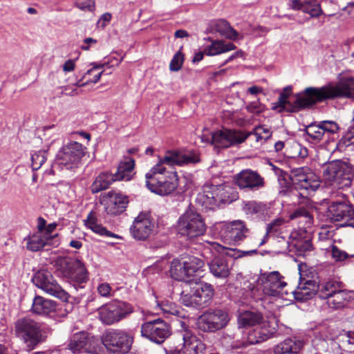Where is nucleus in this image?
<instances>
[{
  "mask_svg": "<svg viewBox=\"0 0 354 354\" xmlns=\"http://www.w3.org/2000/svg\"><path fill=\"white\" fill-rule=\"evenodd\" d=\"M177 150L167 151L145 174L146 186L158 195H168L177 187Z\"/></svg>",
  "mask_w": 354,
  "mask_h": 354,
  "instance_id": "f257e3e1",
  "label": "nucleus"
},
{
  "mask_svg": "<svg viewBox=\"0 0 354 354\" xmlns=\"http://www.w3.org/2000/svg\"><path fill=\"white\" fill-rule=\"evenodd\" d=\"M52 330L46 323L25 317L15 323L14 333L28 351L35 349L45 342L51 335Z\"/></svg>",
  "mask_w": 354,
  "mask_h": 354,
  "instance_id": "f03ea898",
  "label": "nucleus"
},
{
  "mask_svg": "<svg viewBox=\"0 0 354 354\" xmlns=\"http://www.w3.org/2000/svg\"><path fill=\"white\" fill-rule=\"evenodd\" d=\"M250 135L256 137V140L266 141L272 136L270 129L265 126H259L254 128L253 132H245L241 131L223 129L212 133L210 138L201 137V141L209 142L218 147L227 148L243 142Z\"/></svg>",
  "mask_w": 354,
  "mask_h": 354,
  "instance_id": "7ed1b4c3",
  "label": "nucleus"
},
{
  "mask_svg": "<svg viewBox=\"0 0 354 354\" xmlns=\"http://www.w3.org/2000/svg\"><path fill=\"white\" fill-rule=\"evenodd\" d=\"M180 301L188 307L204 308L207 306L214 295L212 286L207 283H197L193 280L181 282Z\"/></svg>",
  "mask_w": 354,
  "mask_h": 354,
  "instance_id": "20e7f679",
  "label": "nucleus"
},
{
  "mask_svg": "<svg viewBox=\"0 0 354 354\" xmlns=\"http://www.w3.org/2000/svg\"><path fill=\"white\" fill-rule=\"evenodd\" d=\"M277 271L261 274L255 281L256 285L248 282L246 288L250 295L256 299H262L261 293L268 296L288 295V290L285 289L287 283Z\"/></svg>",
  "mask_w": 354,
  "mask_h": 354,
  "instance_id": "39448f33",
  "label": "nucleus"
},
{
  "mask_svg": "<svg viewBox=\"0 0 354 354\" xmlns=\"http://www.w3.org/2000/svg\"><path fill=\"white\" fill-rule=\"evenodd\" d=\"M322 176L327 186L342 189L351 185L353 174L347 162L335 160L324 164Z\"/></svg>",
  "mask_w": 354,
  "mask_h": 354,
  "instance_id": "423d86ee",
  "label": "nucleus"
},
{
  "mask_svg": "<svg viewBox=\"0 0 354 354\" xmlns=\"http://www.w3.org/2000/svg\"><path fill=\"white\" fill-rule=\"evenodd\" d=\"M316 89V87L306 88L304 93L298 95L297 98L291 102L288 97L292 94V86L285 87L280 93L278 101L276 102L273 109L279 108V111L297 112L301 109L307 108L317 103V97L313 94V91H310Z\"/></svg>",
  "mask_w": 354,
  "mask_h": 354,
  "instance_id": "0eeeda50",
  "label": "nucleus"
},
{
  "mask_svg": "<svg viewBox=\"0 0 354 354\" xmlns=\"http://www.w3.org/2000/svg\"><path fill=\"white\" fill-rule=\"evenodd\" d=\"M317 102L335 98L354 97V78L342 79L337 83H328L322 87L312 89Z\"/></svg>",
  "mask_w": 354,
  "mask_h": 354,
  "instance_id": "6e6552de",
  "label": "nucleus"
},
{
  "mask_svg": "<svg viewBox=\"0 0 354 354\" xmlns=\"http://www.w3.org/2000/svg\"><path fill=\"white\" fill-rule=\"evenodd\" d=\"M206 231V225L202 216L191 209L185 212L178 221V242L192 240L203 235Z\"/></svg>",
  "mask_w": 354,
  "mask_h": 354,
  "instance_id": "1a4fd4ad",
  "label": "nucleus"
},
{
  "mask_svg": "<svg viewBox=\"0 0 354 354\" xmlns=\"http://www.w3.org/2000/svg\"><path fill=\"white\" fill-rule=\"evenodd\" d=\"M133 336L122 329H109L102 336V342L112 354H127L131 349Z\"/></svg>",
  "mask_w": 354,
  "mask_h": 354,
  "instance_id": "9d476101",
  "label": "nucleus"
},
{
  "mask_svg": "<svg viewBox=\"0 0 354 354\" xmlns=\"http://www.w3.org/2000/svg\"><path fill=\"white\" fill-rule=\"evenodd\" d=\"M59 270L76 290L83 288L84 284L88 280L87 269L84 263L79 259L61 261Z\"/></svg>",
  "mask_w": 354,
  "mask_h": 354,
  "instance_id": "9b49d317",
  "label": "nucleus"
},
{
  "mask_svg": "<svg viewBox=\"0 0 354 354\" xmlns=\"http://www.w3.org/2000/svg\"><path fill=\"white\" fill-rule=\"evenodd\" d=\"M133 312V307L131 304L113 300L100 308V317L104 324L111 325L125 319Z\"/></svg>",
  "mask_w": 354,
  "mask_h": 354,
  "instance_id": "f8f14e48",
  "label": "nucleus"
},
{
  "mask_svg": "<svg viewBox=\"0 0 354 354\" xmlns=\"http://www.w3.org/2000/svg\"><path fill=\"white\" fill-rule=\"evenodd\" d=\"M85 149L86 147L82 144L71 142L59 150L55 165H58L62 169H72L77 167L85 155Z\"/></svg>",
  "mask_w": 354,
  "mask_h": 354,
  "instance_id": "ddd939ff",
  "label": "nucleus"
},
{
  "mask_svg": "<svg viewBox=\"0 0 354 354\" xmlns=\"http://www.w3.org/2000/svg\"><path fill=\"white\" fill-rule=\"evenodd\" d=\"M32 281L37 287L46 293L61 299L62 301H68V293L59 286L51 272L48 270H39L34 274Z\"/></svg>",
  "mask_w": 354,
  "mask_h": 354,
  "instance_id": "4468645a",
  "label": "nucleus"
},
{
  "mask_svg": "<svg viewBox=\"0 0 354 354\" xmlns=\"http://www.w3.org/2000/svg\"><path fill=\"white\" fill-rule=\"evenodd\" d=\"M230 317L227 312L221 309L208 310L198 317V328L204 332H214L224 328Z\"/></svg>",
  "mask_w": 354,
  "mask_h": 354,
  "instance_id": "2eb2a0df",
  "label": "nucleus"
},
{
  "mask_svg": "<svg viewBox=\"0 0 354 354\" xmlns=\"http://www.w3.org/2000/svg\"><path fill=\"white\" fill-rule=\"evenodd\" d=\"M290 177L298 189L306 191L308 194L315 192L320 186L319 178L308 167L292 169Z\"/></svg>",
  "mask_w": 354,
  "mask_h": 354,
  "instance_id": "dca6fc26",
  "label": "nucleus"
},
{
  "mask_svg": "<svg viewBox=\"0 0 354 354\" xmlns=\"http://www.w3.org/2000/svg\"><path fill=\"white\" fill-rule=\"evenodd\" d=\"M141 335L156 344H161L171 335L170 326L162 319H156L143 323Z\"/></svg>",
  "mask_w": 354,
  "mask_h": 354,
  "instance_id": "f3484780",
  "label": "nucleus"
},
{
  "mask_svg": "<svg viewBox=\"0 0 354 354\" xmlns=\"http://www.w3.org/2000/svg\"><path fill=\"white\" fill-rule=\"evenodd\" d=\"M227 188L229 189V187L225 185H205L200 200L206 208L214 209L221 204L228 202L229 196Z\"/></svg>",
  "mask_w": 354,
  "mask_h": 354,
  "instance_id": "a211bd4d",
  "label": "nucleus"
},
{
  "mask_svg": "<svg viewBox=\"0 0 354 354\" xmlns=\"http://www.w3.org/2000/svg\"><path fill=\"white\" fill-rule=\"evenodd\" d=\"M100 203L108 214L117 216L126 211L129 200L128 196L122 192L111 190L101 195Z\"/></svg>",
  "mask_w": 354,
  "mask_h": 354,
  "instance_id": "6ab92c4d",
  "label": "nucleus"
},
{
  "mask_svg": "<svg viewBox=\"0 0 354 354\" xmlns=\"http://www.w3.org/2000/svg\"><path fill=\"white\" fill-rule=\"evenodd\" d=\"M327 217L341 226L354 227V209L345 202H333L328 207Z\"/></svg>",
  "mask_w": 354,
  "mask_h": 354,
  "instance_id": "aec40b11",
  "label": "nucleus"
},
{
  "mask_svg": "<svg viewBox=\"0 0 354 354\" xmlns=\"http://www.w3.org/2000/svg\"><path fill=\"white\" fill-rule=\"evenodd\" d=\"M181 329L178 333L183 337V347L178 350V354H199L203 353L205 350V345L193 335L191 330L187 327L185 322H180Z\"/></svg>",
  "mask_w": 354,
  "mask_h": 354,
  "instance_id": "412c9836",
  "label": "nucleus"
},
{
  "mask_svg": "<svg viewBox=\"0 0 354 354\" xmlns=\"http://www.w3.org/2000/svg\"><path fill=\"white\" fill-rule=\"evenodd\" d=\"M154 223L148 213L141 212L134 219L130 227L132 236L138 241H145L149 238L153 231Z\"/></svg>",
  "mask_w": 354,
  "mask_h": 354,
  "instance_id": "4be33fe9",
  "label": "nucleus"
},
{
  "mask_svg": "<svg viewBox=\"0 0 354 354\" xmlns=\"http://www.w3.org/2000/svg\"><path fill=\"white\" fill-rule=\"evenodd\" d=\"M237 186L242 189L257 191L265 186L264 178L257 171L244 169L235 177Z\"/></svg>",
  "mask_w": 354,
  "mask_h": 354,
  "instance_id": "5701e85b",
  "label": "nucleus"
},
{
  "mask_svg": "<svg viewBox=\"0 0 354 354\" xmlns=\"http://www.w3.org/2000/svg\"><path fill=\"white\" fill-rule=\"evenodd\" d=\"M66 348L73 353L86 352L97 354L95 339L84 332L73 335Z\"/></svg>",
  "mask_w": 354,
  "mask_h": 354,
  "instance_id": "b1692460",
  "label": "nucleus"
},
{
  "mask_svg": "<svg viewBox=\"0 0 354 354\" xmlns=\"http://www.w3.org/2000/svg\"><path fill=\"white\" fill-rule=\"evenodd\" d=\"M275 333L276 328L270 322L262 323L248 332L247 344H256L263 342L271 337Z\"/></svg>",
  "mask_w": 354,
  "mask_h": 354,
  "instance_id": "393cba45",
  "label": "nucleus"
},
{
  "mask_svg": "<svg viewBox=\"0 0 354 354\" xmlns=\"http://www.w3.org/2000/svg\"><path fill=\"white\" fill-rule=\"evenodd\" d=\"M249 232L244 221L235 220L227 223L223 228L225 236L234 243H240L243 241Z\"/></svg>",
  "mask_w": 354,
  "mask_h": 354,
  "instance_id": "a878e982",
  "label": "nucleus"
},
{
  "mask_svg": "<svg viewBox=\"0 0 354 354\" xmlns=\"http://www.w3.org/2000/svg\"><path fill=\"white\" fill-rule=\"evenodd\" d=\"M180 259H178V266H182V267L180 268L178 277H182L180 281L183 282L186 281L183 276L187 277L192 276L203 266V263L194 256H184L183 254H180Z\"/></svg>",
  "mask_w": 354,
  "mask_h": 354,
  "instance_id": "bb28decb",
  "label": "nucleus"
},
{
  "mask_svg": "<svg viewBox=\"0 0 354 354\" xmlns=\"http://www.w3.org/2000/svg\"><path fill=\"white\" fill-rule=\"evenodd\" d=\"M291 292L297 301L308 300L317 294V283L313 280H301L297 288Z\"/></svg>",
  "mask_w": 354,
  "mask_h": 354,
  "instance_id": "cd10ccee",
  "label": "nucleus"
},
{
  "mask_svg": "<svg viewBox=\"0 0 354 354\" xmlns=\"http://www.w3.org/2000/svg\"><path fill=\"white\" fill-rule=\"evenodd\" d=\"M290 8L294 10H302L309 14L311 17H317L322 14V10L315 0H289Z\"/></svg>",
  "mask_w": 354,
  "mask_h": 354,
  "instance_id": "c85d7f7f",
  "label": "nucleus"
},
{
  "mask_svg": "<svg viewBox=\"0 0 354 354\" xmlns=\"http://www.w3.org/2000/svg\"><path fill=\"white\" fill-rule=\"evenodd\" d=\"M57 304L55 301L41 296H35L32 301L31 310L34 314L45 316L55 312Z\"/></svg>",
  "mask_w": 354,
  "mask_h": 354,
  "instance_id": "c756f323",
  "label": "nucleus"
},
{
  "mask_svg": "<svg viewBox=\"0 0 354 354\" xmlns=\"http://www.w3.org/2000/svg\"><path fill=\"white\" fill-rule=\"evenodd\" d=\"M304 346V342L294 338H287L275 345L273 348L274 354H290L298 353Z\"/></svg>",
  "mask_w": 354,
  "mask_h": 354,
  "instance_id": "7c9ffc66",
  "label": "nucleus"
},
{
  "mask_svg": "<svg viewBox=\"0 0 354 354\" xmlns=\"http://www.w3.org/2000/svg\"><path fill=\"white\" fill-rule=\"evenodd\" d=\"M332 338L330 330L327 327L322 326L315 332L312 345L318 351H326L328 348V341Z\"/></svg>",
  "mask_w": 354,
  "mask_h": 354,
  "instance_id": "2f4dec72",
  "label": "nucleus"
},
{
  "mask_svg": "<svg viewBox=\"0 0 354 354\" xmlns=\"http://www.w3.org/2000/svg\"><path fill=\"white\" fill-rule=\"evenodd\" d=\"M135 167V160L130 159L127 161H121L117 167L115 173L113 174V178L115 181H129L131 180Z\"/></svg>",
  "mask_w": 354,
  "mask_h": 354,
  "instance_id": "473e14b6",
  "label": "nucleus"
},
{
  "mask_svg": "<svg viewBox=\"0 0 354 354\" xmlns=\"http://www.w3.org/2000/svg\"><path fill=\"white\" fill-rule=\"evenodd\" d=\"M115 181L111 172L102 171L96 176L90 186V190L92 194H97L108 189Z\"/></svg>",
  "mask_w": 354,
  "mask_h": 354,
  "instance_id": "72a5a7b5",
  "label": "nucleus"
},
{
  "mask_svg": "<svg viewBox=\"0 0 354 354\" xmlns=\"http://www.w3.org/2000/svg\"><path fill=\"white\" fill-rule=\"evenodd\" d=\"M211 273L216 278L225 279L228 277L230 267L225 258H214L209 263Z\"/></svg>",
  "mask_w": 354,
  "mask_h": 354,
  "instance_id": "f704fd0d",
  "label": "nucleus"
},
{
  "mask_svg": "<svg viewBox=\"0 0 354 354\" xmlns=\"http://www.w3.org/2000/svg\"><path fill=\"white\" fill-rule=\"evenodd\" d=\"M263 317L260 313L252 311H245L238 317L239 327L248 328L259 326L265 322H262Z\"/></svg>",
  "mask_w": 354,
  "mask_h": 354,
  "instance_id": "c9c22d12",
  "label": "nucleus"
},
{
  "mask_svg": "<svg viewBox=\"0 0 354 354\" xmlns=\"http://www.w3.org/2000/svg\"><path fill=\"white\" fill-rule=\"evenodd\" d=\"M337 290L327 299L328 306L334 309L343 308L351 299L350 292L343 290V287Z\"/></svg>",
  "mask_w": 354,
  "mask_h": 354,
  "instance_id": "e433bc0d",
  "label": "nucleus"
},
{
  "mask_svg": "<svg viewBox=\"0 0 354 354\" xmlns=\"http://www.w3.org/2000/svg\"><path fill=\"white\" fill-rule=\"evenodd\" d=\"M342 288V283L335 280H329L317 283V294L322 299H328L333 293Z\"/></svg>",
  "mask_w": 354,
  "mask_h": 354,
  "instance_id": "4c0bfd02",
  "label": "nucleus"
},
{
  "mask_svg": "<svg viewBox=\"0 0 354 354\" xmlns=\"http://www.w3.org/2000/svg\"><path fill=\"white\" fill-rule=\"evenodd\" d=\"M235 48L236 46L232 43L216 40L212 41L209 46L205 48V53L208 56H215Z\"/></svg>",
  "mask_w": 354,
  "mask_h": 354,
  "instance_id": "58836bf2",
  "label": "nucleus"
},
{
  "mask_svg": "<svg viewBox=\"0 0 354 354\" xmlns=\"http://www.w3.org/2000/svg\"><path fill=\"white\" fill-rule=\"evenodd\" d=\"M305 133L306 139L313 143H318L326 138L319 122L306 126Z\"/></svg>",
  "mask_w": 354,
  "mask_h": 354,
  "instance_id": "ea45409f",
  "label": "nucleus"
},
{
  "mask_svg": "<svg viewBox=\"0 0 354 354\" xmlns=\"http://www.w3.org/2000/svg\"><path fill=\"white\" fill-rule=\"evenodd\" d=\"M214 29L222 36L232 39L236 40L239 39V33L232 28L229 23L224 19H219L215 22Z\"/></svg>",
  "mask_w": 354,
  "mask_h": 354,
  "instance_id": "a19ab883",
  "label": "nucleus"
},
{
  "mask_svg": "<svg viewBox=\"0 0 354 354\" xmlns=\"http://www.w3.org/2000/svg\"><path fill=\"white\" fill-rule=\"evenodd\" d=\"M300 231H292L288 237V243L290 246H293L297 248H301L304 251H309L312 248V244L309 241L302 240V233Z\"/></svg>",
  "mask_w": 354,
  "mask_h": 354,
  "instance_id": "79ce46f5",
  "label": "nucleus"
},
{
  "mask_svg": "<svg viewBox=\"0 0 354 354\" xmlns=\"http://www.w3.org/2000/svg\"><path fill=\"white\" fill-rule=\"evenodd\" d=\"M291 220L299 219L298 223L301 228L310 227L313 224V217L304 207H299L290 214Z\"/></svg>",
  "mask_w": 354,
  "mask_h": 354,
  "instance_id": "37998d69",
  "label": "nucleus"
},
{
  "mask_svg": "<svg viewBox=\"0 0 354 354\" xmlns=\"http://www.w3.org/2000/svg\"><path fill=\"white\" fill-rule=\"evenodd\" d=\"M24 241H26V248L28 250L37 252L47 244L48 239L42 237L41 234L36 233L28 238H25Z\"/></svg>",
  "mask_w": 354,
  "mask_h": 354,
  "instance_id": "c03bdc74",
  "label": "nucleus"
},
{
  "mask_svg": "<svg viewBox=\"0 0 354 354\" xmlns=\"http://www.w3.org/2000/svg\"><path fill=\"white\" fill-rule=\"evenodd\" d=\"M199 161L198 154L193 149L178 150V166L194 164Z\"/></svg>",
  "mask_w": 354,
  "mask_h": 354,
  "instance_id": "a18cd8bd",
  "label": "nucleus"
},
{
  "mask_svg": "<svg viewBox=\"0 0 354 354\" xmlns=\"http://www.w3.org/2000/svg\"><path fill=\"white\" fill-rule=\"evenodd\" d=\"M331 258L334 261L339 263L343 262L348 259L353 257V254H350L346 251L339 248L337 245H332L328 250Z\"/></svg>",
  "mask_w": 354,
  "mask_h": 354,
  "instance_id": "49530a36",
  "label": "nucleus"
},
{
  "mask_svg": "<svg viewBox=\"0 0 354 354\" xmlns=\"http://www.w3.org/2000/svg\"><path fill=\"white\" fill-rule=\"evenodd\" d=\"M47 160V151L45 150L35 152L31 156L32 168L38 170Z\"/></svg>",
  "mask_w": 354,
  "mask_h": 354,
  "instance_id": "de8ad7c7",
  "label": "nucleus"
},
{
  "mask_svg": "<svg viewBox=\"0 0 354 354\" xmlns=\"http://www.w3.org/2000/svg\"><path fill=\"white\" fill-rule=\"evenodd\" d=\"M319 124L326 139H328L330 135L337 133L339 130V125L332 120L321 121L319 122Z\"/></svg>",
  "mask_w": 354,
  "mask_h": 354,
  "instance_id": "09e8293b",
  "label": "nucleus"
},
{
  "mask_svg": "<svg viewBox=\"0 0 354 354\" xmlns=\"http://www.w3.org/2000/svg\"><path fill=\"white\" fill-rule=\"evenodd\" d=\"M160 308L165 313L171 315H177V306L174 303L169 301H162L160 304Z\"/></svg>",
  "mask_w": 354,
  "mask_h": 354,
  "instance_id": "8fccbe9b",
  "label": "nucleus"
},
{
  "mask_svg": "<svg viewBox=\"0 0 354 354\" xmlns=\"http://www.w3.org/2000/svg\"><path fill=\"white\" fill-rule=\"evenodd\" d=\"M75 6L80 10L92 11L95 8V2L93 0H77Z\"/></svg>",
  "mask_w": 354,
  "mask_h": 354,
  "instance_id": "3c124183",
  "label": "nucleus"
},
{
  "mask_svg": "<svg viewBox=\"0 0 354 354\" xmlns=\"http://www.w3.org/2000/svg\"><path fill=\"white\" fill-rule=\"evenodd\" d=\"M91 230L94 232H95L100 235H102V236H105L107 237H114L115 236V234L107 230L106 227H103L102 225H100L98 223L96 225H94Z\"/></svg>",
  "mask_w": 354,
  "mask_h": 354,
  "instance_id": "603ef678",
  "label": "nucleus"
},
{
  "mask_svg": "<svg viewBox=\"0 0 354 354\" xmlns=\"http://www.w3.org/2000/svg\"><path fill=\"white\" fill-rule=\"evenodd\" d=\"M111 287L108 283H102L99 284L97 287L98 293L104 297H109L111 296Z\"/></svg>",
  "mask_w": 354,
  "mask_h": 354,
  "instance_id": "864d4df0",
  "label": "nucleus"
},
{
  "mask_svg": "<svg viewBox=\"0 0 354 354\" xmlns=\"http://www.w3.org/2000/svg\"><path fill=\"white\" fill-rule=\"evenodd\" d=\"M244 209L247 214H254L259 211V206L254 202H249L245 204Z\"/></svg>",
  "mask_w": 354,
  "mask_h": 354,
  "instance_id": "5fc2aeb1",
  "label": "nucleus"
},
{
  "mask_svg": "<svg viewBox=\"0 0 354 354\" xmlns=\"http://www.w3.org/2000/svg\"><path fill=\"white\" fill-rule=\"evenodd\" d=\"M283 223V220L281 218L275 219L274 221L270 223L268 226V232H277L278 230V227L281 226Z\"/></svg>",
  "mask_w": 354,
  "mask_h": 354,
  "instance_id": "6e6d98bb",
  "label": "nucleus"
},
{
  "mask_svg": "<svg viewBox=\"0 0 354 354\" xmlns=\"http://www.w3.org/2000/svg\"><path fill=\"white\" fill-rule=\"evenodd\" d=\"M97 224V218L94 213L93 212H91L87 216L86 220V225L91 230L93 227V226L96 225Z\"/></svg>",
  "mask_w": 354,
  "mask_h": 354,
  "instance_id": "4d7b16f0",
  "label": "nucleus"
},
{
  "mask_svg": "<svg viewBox=\"0 0 354 354\" xmlns=\"http://www.w3.org/2000/svg\"><path fill=\"white\" fill-rule=\"evenodd\" d=\"M0 354H17V353L11 346L0 344Z\"/></svg>",
  "mask_w": 354,
  "mask_h": 354,
  "instance_id": "13d9d810",
  "label": "nucleus"
},
{
  "mask_svg": "<svg viewBox=\"0 0 354 354\" xmlns=\"http://www.w3.org/2000/svg\"><path fill=\"white\" fill-rule=\"evenodd\" d=\"M333 231L330 230L328 228L322 227L319 233V236L322 239H330L333 236Z\"/></svg>",
  "mask_w": 354,
  "mask_h": 354,
  "instance_id": "bf43d9fd",
  "label": "nucleus"
},
{
  "mask_svg": "<svg viewBox=\"0 0 354 354\" xmlns=\"http://www.w3.org/2000/svg\"><path fill=\"white\" fill-rule=\"evenodd\" d=\"M170 274L171 278L177 280V261L174 259L171 263Z\"/></svg>",
  "mask_w": 354,
  "mask_h": 354,
  "instance_id": "052dcab7",
  "label": "nucleus"
},
{
  "mask_svg": "<svg viewBox=\"0 0 354 354\" xmlns=\"http://www.w3.org/2000/svg\"><path fill=\"white\" fill-rule=\"evenodd\" d=\"M75 62L72 59L67 60L64 66H63V70L66 72H70L74 70L75 68Z\"/></svg>",
  "mask_w": 354,
  "mask_h": 354,
  "instance_id": "680f3d73",
  "label": "nucleus"
},
{
  "mask_svg": "<svg viewBox=\"0 0 354 354\" xmlns=\"http://www.w3.org/2000/svg\"><path fill=\"white\" fill-rule=\"evenodd\" d=\"M111 15L109 12H106L102 15L100 19L99 23L102 22V26L104 27L106 26L107 23H109L111 19Z\"/></svg>",
  "mask_w": 354,
  "mask_h": 354,
  "instance_id": "e2e57ef3",
  "label": "nucleus"
},
{
  "mask_svg": "<svg viewBox=\"0 0 354 354\" xmlns=\"http://www.w3.org/2000/svg\"><path fill=\"white\" fill-rule=\"evenodd\" d=\"M37 229H38V231L39 232L38 233H41L44 230H45L46 227V220L39 216L37 219Z\"/></svg>",
  "mask_w": 354,
  "mask_h": 354,
  "instance_id": "0e129e2a",
  "label": "nucleus"
},
{
  "mask_svg": "<svg viewBox=\"0 0 354 354\" xmlns=\"http://www.w3.org/2000/svg\"><path fill=\"white\" fill-rule=\"evenodd\" d=\"M180 184H184L183 187H180V189L184 192L187 189V187H189V184H191V180L185 176H183L181 178H178V186H180Z\"/></svg>",
  "mask_w": 354,
  "mask_h": 354,
  "instance_id": "69168bd1",
  "label": "nucleus"
},
{
  "mask_svg": "<svg viewBox=\"0 0 354 354\" xmlns=\"http://www.w3.org/2000/svg\"><path fill=\"white\" fill-rule=\"evenodd\" d=\"M92 65H93L92 68L87 71V72L85 73V76L93 75V73L95 72V71L96 69L102 68L104 66V64H96V63H93Z\"/></svg>",
  "mask_w": 354,
  "mask_h": 354,
  "instance_id": "338daca9",
  "label": "nucleus"
},
{
  "mask_svg": "<svg viewBox=\"0 0 354 354\" xmlns=\"http://www.w3.org/2000/svg\"><path fill=\"white\" fill-rule=\"evenodd\" d=\"M248 92L251 95H257L263 92V88L259 86H253L248 89Z\"/></svg>",
  "mask_w": 354,
  "mask_h": 354,
  "instance_id": "774afa93",
  "label": "nucleus"
}]
</instances>
